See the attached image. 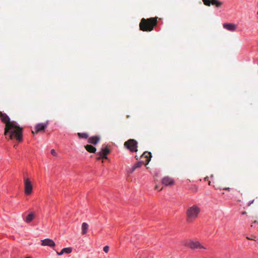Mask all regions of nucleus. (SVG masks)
I'll use <instances>...</instances> for the list:
<instances>
[{"instance_id": "obj_6", "label": "nucleus", "mask_w": 258, "mask_h": 258, "mask_svg": "<svg viewBox=\"0 0 258 258\" xmlns=\"http://www.w3.org/2000/svg\"><path fill=\"white\" fill-rule=\"evenodd\" d=\"M185 245L191 249L195 248H203L206 249L201 243L197 241H194L190 240L186 242Z\"/></svg>"}, {"instance_id": "obj_5", "label": "nucleus", "mask_w": 258, "mask_h": 258, "mask_svg": "<svg viewBox=\"0 0 258 258\" xmlns=\"http://www.w3.org/2000/svg\"><path fill=\"white\" fill-rule=\"evenodd\" d=\"M24 191L27 195H30L33 190L32 184L28 177H24Z\"/></svg>"}, {"instance_id": "obj_21", "label": "nucleus", "mask_w": 258, "mask_h": 258, "mask_svg": "<svg viewBox=\"0 0 258 258\" xmlns=\"http://www.w3.org/2000/svg\"><path fill=\"white\" fill-rule=\"evenodd\" d=\"M109 247L108 246H105L104 247H103V250L106 253H107L109 251Z\"/></svg>"}, {"instance_id": "obj_11", "label": "nucleus", "mask_w": 258, "mask_h": 258, "mask_svg": "<svg viewBox=\"0 0 258 258\" xmlns=\"http://www.w3.org/2000/svg\"><path fill=\"white\" fill-rule=\"evenodd\" d=\"M55 245L54 242L50 239L47 238L41 240V245L42 246H49L50 247H53Z\"/></svg>"}, {"instance_id": "obj_3", "label": "nucleus", "mask_w": 258, "mask_h": 258, "mask_svg": "<svg viewBox=\"0 0 258 258\" xmlns=\"http://www.w3.org/2000/svg\"><path fill=\"white\" fill-rule=\"evenodd\" d=\"M200 211V208L197 205H193L189 207L186 211L187 221L191 222L196 219Z\"/></svg>"}, {"instance_id": "obj_18", "label": "nucleus", "mask_w": 258, "mask_h": 258, "mask_svg": "<svg viewBox=\"0 0 258 258\" xmlns=\"http://www.w3.org/2000/svg\"><path fill=\"white\" fill-rule=\"evenodd\" d=\"M77 135L80 138L87 139L89 137L88 134L85 133H78Z\"/></svg>"}, {"instance_id": "obj_20", "label": "nucleus", "mask_w": 258, "mask_h": 258, "mask_svg": "<svg viewBox=\"0 0 258 258\" xmlns=\"http://www.w3.org/2000/svg\"><path fill=\"white\" fill-rule=\"evenodd\" d=\"M143 164V162L142 161H139L138 162H137L135 165H134V166L135 167H136V168H139Z\"/></svg>"}, {"instance_id": "obj_27", "label": "nucleus", "mask_w": 258, "mask_h": 258, "mask_svg": "<svg viewBox=\"0 0 258 258\" xmlns=\"http://www.w3.org/2000/svg\"><path fill=\"white\" fill-rule=\"evenodd\" d=\"M223 189L224 190H228V191H230V188L229 187H225V188H224Z\"/></svg>"}, {"instance_id": "obj_22", "label": "nucleus", "mask_w": 258, "mask_h": 258, "mask_svg": "<svg viewBox=\"0 0 258 258\" xmlns=\"http://www.w3.org/2000/svg\"><path fill=\"white\" fill-rule=\"evenodd\" d=\"M51 154L52 155L54 156H57V153H56L54 149H52L51 150Z\"/></svg>"}, {"instance_id": "obj_1", "label": "nucleus", "mask_w": 258, "mask_h": 258, "mask_svg": "<svg viewBox=\"0 0 258 258\" xmlns=\"http://www.w3.org/2000/svg\"><path fill=\"white\" fill-rule=\"evenodd\" d=\"M0 119L2 122L6 124L4 135L10 134V139H13L15 137L19 142L22 141L23 128L17 125L15 121H10L9 117L6 113L0 112Z\"/></svg>"}, {"instance_id": "obj_31", "label": "nucleus", "mask_w": 258, "mask_h": 258, "mask_svg": "<svg viewBox=\"0 0 258 258\" xmlns=\"http://www.w3.org/2000/svg\"><path fill=\"white\" fill-rule=\"evenodd\" d=\"M162 188H160V189H159V190H162Z\"/></svg>"}, {"instance_id": "obj_14", "label": "nucleus", "mask_w": 258, "mask_h": 258, "mask_svg": "<svg viewBox=\"0 0 258 258\" xmlns=\"http://www.w3.org/2000/svg\"><path fill=\"white\" fill-rule=\"evenodd\" d=\"M142 158H146V164H148L152 157L151 153L148 152H145L141 156Z\"/></svg>"}, {"instance_id": "obj_2", "label": "nucleus", "mask_w": 258, "mask_h": 258, "mask_svg": "<svg viewBox=\"0 0 258 258\" xmlns=\"http://www.w3.org/2000/svg\"><path fill=\"white\" fill-rule=\"evenodd\" d=\"M157 24V18H143L140 23V29L143 31H151Z\"/></svg>"}, {"instance_id": "obj_7", "label": "nucleus", "mask_w": 258, "mask_h": 258, "mask_svg": "<svg viewBox=\"0 0 258 258\" xmlns=\"http://www.w3.org/2000/svg\"><path fill=\"white\" fill-rule=\"evenodd\" d=\"M204 4L207 6L210 7L211 5L215 6L217 8H220L223 5V3L219 0H202Z\"/></svg>"}, {"instance_id": "obj_25", "label": "nucleus", "mask_w": 258, "mask_h": 258, "mask_svg": "<svg viewBox=\"0 0 258 258\" xmlns=\"http://www.w3.org/2000/svg\"><path fill=\"white\" fill-rule=\"evenodd\" d=\"M56 253H57V254L58 255H61L63 254L62 250H61L60 252H57Z\"/></svg>"}, {"instance_id": "obj_10", "label": "nucleus", "mask_w": 258, "mask_h": 258, "mask_svg": "<svg viewBox=\"0 0 258 258\" xmlns=\"http://www.w3.org/2000/svg\"><path fill=\"white\" fill-rule=\"evenodd\" d=\"M223 26L224 28L230 31H234L237 28V25L233 23H224Z\"/></svg>"}, {"instance_id": "obj_24", "label": "nucleus", "mask_w": 258, "mask_h": 258, "mask_svg": "<svg viewBox=\"0 0 258 258\" xmlns=\"http://www.w3.org/2000/svg\"><path fill=\"white\" fill-rule=\"evenodd\" d=\"M136 169V167H135L134 166H133L130 169V173H133L135 170Z\"/></svg>"}, {"instance_id": "obj_29", "label": "nucleus", "mask_w": 258, "mask_h": 258, "mask_svg": "<svg viewBox=\"0 0 258 258\" xmlns=\"http://www.w3.org/2000/svg\"><path fill=\"white\" fill-rule=\"evenodd\" d=\"M209 185H210L211 184V182L209 181V183H208Z\"/></svg>"}, {"instance_id": "obj_15", "label": "nucleus", "mask_w": 258, "mask_h": 258, "mask_svg": "<svg viewBox=\"0 0 258 258\" xmlns=\"http://www.w3.org/2000/svg\"><path fill=\"white\" fill-rule=\"evenodd\" d=\"M85 149L89 153H95L96 151V148L91 145L85 146Z\"/></svg>"}, {"instance_id": "obj_26", "label": "nucleus", "mask_w": 258, "mask_h": 258, "mask_svg": "<svg viewBox=\"0 0 258 258\" xmlns=\"http://www.w3.org/2000/svg\"><path fill=\"white\" fill-rule=\"evenodd\" d=\"M254 202V200H253L251 201H250L248 204V206H250L252 204H253Z\"/></svg>"}, {"instance_id": "obj_28", "label": "nucleus", "mask_w": 258, "mask_h": 258, "mask_svg": "<svg viewBox=\"0 0 258 258\" xmlns=\"http://www.w3.org/2000/svg\"><path fill=\"white\" fill-rule=\"evenodd\" d=\"M155 189H158V185H156Z\"/></svg>"}, {"instance_id": "obj_30", "label": "nucleus", "mask_w": 258, "mask_h": 258, "mask_svg": "<svg viewBox=\"0 0 258 258\" xmlns=\"http://www.w3.org/2000/svg\"><path fill=\"white\" fill-rule=\"evenodd\" d=\"M245 214V212H244L242 213V214Z\"/></svg>"}, {"instance_id": "obj_16", "label": "nucleus", "mask_w": 258, "mask_h": 258, "mask_svg": "<svg viewBox=\"0 0 258 258\" xmlns=\"http://www.w3.org/2000/svg\"><path fill=\"white\" fill-rule=\"evenodd\" d=\"M35 216V213L34 212L30 213L26 217L25 221L27 223L31 222L34 219Z\"/></svg>"}, {"instance_id": "obj_23", "label": "nucleus", "mask_w": 258, "mask_h": 258, "mask_svg": "<svg viewBox=\"0 0 258 258\" xmlns=\"http://www.w3.org/2000/svg\"><path fill=\"white\" fill-rule=\"evenodd\" d=\"M97 154L99 155V156L96 158L97 160H100L101 159H103V156L101 155V153L98 152Z\"/></svg>"}, {"instance_id": "obj_17", "label": "nucleus", "mask_w": 258, "mask_h": 258, "mask_svg": "<svg viewBox=\"0 0 258 258\" xmlns=\"http://www.w3.org/2000/svg\"><path fill=\"white\" fill-rule=\"evenodd\" d=\"M89 228V225L86 223H83L82 225V234L83 235H85L87 233L88 229Z\"/></svg>"}, {"instance_id": "obj_12", "label": "nucleus", "mask_w": 258, "mask_h": 258, "mask_svg": "<svg viewBox=\"0 0 258 258\" xmlns=\"http://www.w3.org/2000/svg\"><path fill=\"white\" fill-rule=\"evenodd\" d=\"M100 140V137L98 136H92L88 138V142L89 144L96 145Z\"/></svg>"}, {"instance_id": "obj_9", "label": "nucleus", "mask_w": 258, "mask_h": 258, "mask_svg": "<svg viewBox=\"0 0 258 258\" xmlns=\"http://www.w3.org/2000/svg\"><path fill=\"white\" fill-rule=\"evenodd\" d=\"M162 183L165 186L172 185L174 183V181L170 177L165 176L162 179Z\"/></svg>"}, {"instance_id": "obj_19", "label": "nucleus", "mask_w": 258, "mask_h": 258, "mask_svg": "<svg viewBox=\"0 0 258 258\" xmlns=\"http://www.w3.org/2000/svg\"><path fill=\"white\" fill-rule=\"evenodd\" d=\"M63 253H70L72 249L71 247H67V248H64L62 249Z\"/></svg>"}, {"instance_id": "obj_13", "label": "nucleus", "mask_w": 258, "mask_h": 258, "mask_svg": "<svg viewBox=\"0 0 258 258\" xmlns=\"http://www.w3.org/2000/svg\"><path fill=\"white\" fill-rule=\"evenodd\" d=\"M110 150L107 147L103 148L101 149L100 151L99 152L100 153H101V155L103 156V159H107V155L110 153Z\"/></svg>"}, {"instance_id": "obj_8", "label": "nucleus", "mask_w": 258, "mask_h": 258, "mask_svg": "<svg viewBox=\"0 0 258 258\" xmlns=\"http://www.w3.org/2000/svg\"><path fill=\"white\" fill-rule=\"evenodd\" d=\"M48 122L44 123H38L36 124L35 127V132L32 131L33 134L37 133L39 132L44 130L47 127Z\"/></svg>"}, {"instance_id": "obj_32", "label": "nucleus", "mask_w": 258, "mask_h": 258, "mask_svg": "<svg viewBox=\"0 0 258 258\" xmlns=\"http://www.w3.org/2000/svg\"><path fill=\"white\" fill-rule=\"evenodd\" d=\"M26 258H30V257L28 256V257H26Z\"/></svg>"}, {"instance_id": "obj_4", "label": "nucleus", "mask_w": 258, "mask_h": 258, "mask_svg": "<svg viewBox=\"0 0 258 258\" xmlns=\"http://www.w3.org/2000/svg\"><path fill=\"white\" fill-rule=\"evenodd\" d=\"M124 146L132 152H136L138 151V142L134 139H130L125 142Z\"/></svg>"}]
</instances>
